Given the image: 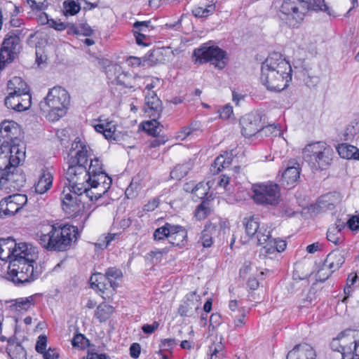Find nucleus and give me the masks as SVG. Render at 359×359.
<instances>
[{
    "instance_id": "nucleus-34",
    "label": "nucleus",
    "mask_w": 359,
    "mask_h": 359,
    "mask_svg": "<svg viewBox=\"0 0 359 359\" xmlns=\"http://www.w3.org/2000/svg\"><path fill=\"white\" fill-rule=\"evenodd\" d=\"M6 351L11 359H26V351L15 339H8Z\"/></svg>"
},
{
    "instance_id": "nucleus-37",
    "label": "nucleus",
    "mask_w": 359,
    "mask_h": 359,
    "mask_svg": "<svg viewBox=\"0 0 359 359\" xmlns=\"http://www.w3.org/2000/svg\"><path fill=\"white\" fill-rule=\"evenodd\" d=\"M90 281L92 288L97 290L102 293L111 288V286H109V282L107 281L106 276L103 273H98L94 274L91 276Z\"/></svg>"
},
{
    "instance_id": "nucleus-21",
    "label": "nucleus",
    "mask_w": 359,
    "mask_h": 359,
    "mask_svg": "<svg viewBox=\"0 0 359 359\" xmlns=\"http://www.w3.org/2000/svg\"><path fill=\"white\" fill-rule=\"evenodd\" d=\"M344 262L345 257L343 252L339 250H333L327 256L323 267L318 271L319 278L321 279L322 274L323 276L325 275L323 271L325 269H329L330 270V273L326 274L325 277L323 278V280H325L332 273L339 269Z\"/></svg>"
},
{
    "instance_id": "nucleus-39",
    "label": "nucleus",
    "mask_w": 359,
    "mask_h": 359,
    "mask_svg": "<svg viewBox=\"0 0 359 359\" xmlns=\"http://www.w3.org/2000/svg\"><path fill=\"white\" fill-rule=\"evenodd\" d=\"M228 156V154H226ZM232 159L230 157L220 155L216 158L214 163L211 165L210 170L215 175L220 172L222 169L228 168L231 163Z\"/></svg>"
},
{
    "instance_id": "nucleus-8",
    "label": "nucleus",
    "mask_w": 359,
    "mask_h": 359,
    "mask_svg": "<svg viewBox=\"0 0 359 359\" xmlns=\"http://www.w3.org/2000/svg\"><path fill=\"white\" fill-rule=\"evenodd\" d=\"M67 164L68 168L65 173V177L69 182L67 187L74 189L77 193L85 194V196L90 200V195L88 192L91 191V187L88 184L86 165L76 163Z\"/></svg>"
},
{
    "instance_id": "nucleus-20",
    "label": "nucleus",
    "mask_w": 359,
    "mask_h": 359,
    "mask_svg": "<svg viewBox=\"0 0 359 359\" xmlns=\"http://www.w3.org/2000/svg\"><path fill=\"white\" fill-rule=\"evenodd\" d=\"M262 116L259 114H248L240 120L241 133L245 137H251L258 135L262 127Z\"/></svg>"
},
{
    "instance_id": "nucleus-48",
    "label": "nucleus",
    "mask_w": 359,
    "mask_h": 359,
    "mask_svg": "<svg viewBox=\"0 0 359 359\" xmlns=\"http://www.w3.org/2000/svg\"><path fill=\"white\" fill-rule=\"evenodd\" d=\"M157 118L153 117L151 121H147L143 124L144 130L152 136H157L161 132L159 122L156 121Z\"/></svg>"
},
{
    "instance_id": "nucleus-1",
    "label": "nucleus",
    "mask_w": 359,
    "mask_h": 359,
    "mask_svg": "<svg viewBox=\"0 0 359 359\" xmlns=\"http://www.w3.org/2000/svg\"><path fill=\"white\" fill-rule=\"evenodd\" d=\"M292 72V67L283 55L273 52L262 64L260 79L269 90L280 92L289 86Z\"/></svg>"
},
{
    "instance_id": "nucleus-46",
    "label": "nucleus",
    "mask_w": 359,
    "mask_h": 359,
    "mask_svg": "<svg viewBox=\"0 0 359 359\" xmlns=\"http://www.w3.org/2000/svg\"><path fill=\"white\" fill-rule=\"evenodd\" d=\"M215 9L216 6L212 4L205 6V7H196L192 11V13L196 18H206L212 15L215 11Z\"/></svg>"
},
{
    "instance_id": "nucleus-32",
    "label": "nucleus",
    "mask_w": 359,
    "mask_h": 359,
    "mask_svg": "<svg viewBox=\"0 0 359 359\" xmlns=\"http://www.w3.org/2000/svg\"><path fill=\"white\" fill-rule=\"evenodd\" d=\"M8 95L29 94V89L27 84L18 76H14L7 83Z\"/></svg>"
},
{
    "instance_id": "nucleus-6",
    "label": "nucleus",
    "mask_w": 359,
    "mask_h": 359,
    "mask_svg": "<svg viewBox=\"0 0 359 359\" xmlns=\"http://www.w3.org/2000/svg\"><path fill=\"white\" fill-rule=\"evenodd\" d=\"M334 154L332 148L325 142L309 144L303 149L304 158L321 169L331 164Z\"/></svg>"
},
{
    "instance_id": "nucleus-3",
    "label": "nucleus",
    "mask_w": 359,
    "mask_h": 359,
    "mask_svg": "<svg viewBox=\"0 0 359 359\" xmlns=\"http://www.w3.org/2000/svg\"><path fill=\"white\" fill-rule=\"evenodd\" d=\"M25 249L22 253L10 261L8 267V279L18 285L33 282L40 274L34 266L39 257L36 248L30 244Z\"/></svg>"
},
{
    "instance_id": "nucleus-44",
    "label": "nucleus",
    "mask_w": 359,
    "mask_h": 359,
    "mask_svg": "<svg viewBox=\"0 0 359 359\" xmlns=\"http://www.w3.org/2000/svg\"><path fill=\"white\" fill-rule=\"evenodd\" d=\"M172 224L165 223L163 226L157 228L153 234L154 240L160 241L165 238H169V233H170Z\"/></svg>"
},
{
    "instance_id": "nucleus-47",
    "label": "nucleus",
    "mask_w": 359,
    "mask_h": 359,
    "mask_svg": "<svg viewBox=\"0 0 359 359\" xmlns=\"http://www.w3.org/2000/svg\"><path fill=\"white\" fill-rule=\"evenodd\" d=\"M256 237L259 245H264L271 238V229L266 225H262L256 234Z\"/></svg>"
},
{
    "instance_id": "nucleus-2",
    "label": "nucleus",
    "mask_w": 359,
    "mask_h": 359,
    "mask_svg": "<svg viewBox=\"0 0 359 359\" xmlns=\"http://www.w3.org/2000/svg\"><path fill=\"white\" fill-rule=\"evenodd\" d=\"M78 228L69 224L44 225L36 233L39 243L48 251L63 252L77 240Z\"/></svg>"
},
{
    "instance_id": "nucleus-4",
    "label": "nucleus",
    "mask_w": 359,
    "mask_h": 359,
    "mask_svg": "<svg viewBox=\"0 0 359 359\" xmlns=\"http://www.w3.org/2000/svg\"><path fill=\"white\" fill-rule=\"evenodd\" d=\"M70 105V95L61 86L49 90L43 100L39 103L41 112L50 121H55L64 116Z\"/></svg>"
},
{
    "instance_id": "nucleus-57",
    "label": "nucleus",
    "mask_w": 359,
    "mask_h": 359,
    "mask_svg": "<svg viewBox=\"0 0 359 359\" xmlns=\"http://www.w3.org/2000/svg\"><path fill=\"white\" fill-rule=\"evenodd\" d=\"M151 27V21H137L134 23L133 31H138V32L145 33L149 30Z\"/></svg>"
},
{
    "instance_id": "nucleus-52",
    "label": "nucleus",
    "mask_w": 359,
    "mask_h": 359,
    "mask_svg": "<svg viewBox=\"0 0 359 359\" xmlns=\"http://www.w3.org/2000/svg\"><path fill=\"white\" fill-rule=\"evenodd\" d=\"M358 278V275L356 273H351L348 276V278L346 279V286L344 287V293L348 296L351 294V292H352V290H351V286H353L354 285V283H355L356 280Z\"/></svg>"
},
{
    "instance_id": "nucleus-30",
    "label": "nucleus",
    "mask_w": 359,
    "mask_h": 359,
    "mask_svg": "<svg viewBox=\"0 0 359 359\" xmlns=\"http://www.w3.org/2000/svg\"><path fill=\"white\" fill-rule=\"evenodd\" d=\"M118 72H119V70ZM141 81L142 77L123 72H118V75L113 81L116 85L123 86L128 88H140Z\"/></svg>"
},
{
    "instance_id": "nucleus-15",
    "label": "nucleus",
    "mask_w": 359,
    "mask_h": 359,
    "mask_svg": "<svg viewBox=\"0 0 359 359\" xmlns=\"http://www.w3.org/2000/svg\"><path fill=\"white\" fill-rule=\"evenodd\" d=\"M83 194L77 193L74 189L65 187L61 194L62 210L69 217H76L83 205L79 196Z\"/></svg>"
},
{
    "instance_id": "nucleus-10",
    "label": "nucleus",
    "mask_w": 359,
    "mask_h": 359,
    "mask_svg": "<svg viewBox=\"0 0 359 359\" xmlns=\"http://www.w3.org/2000/svg\"><path fill=\"white\" fill-rule=\"evenodd\" d=\"M193 57L195 63L203 64L210 62L219 69L224 68L226 66L224 61L226 53L218 46H203L194 50Z\"/></svg>"
},
{
    "instance_id": "nucleus-13",
    "label": "nucleus",
    "mask_w": 359,
    "mask_h": 359,
    "mask_svg": "<svg viewBox=\"0 0 359 359\" xmlns=\"http://www.w3.org/2000/svg\"><path fill=\"white\" fill-rule=\"evenodd\" d=\"M306 11L305 4L299 0H285L280 8V11L287 16V23L292 27L304 20Z\"/></svg>"
},
{
    "instance_id": "nucleus-62",
    "label": "nucleus",
    "mask_w": 359,
    "mask_h": 359,
    "mask_svg": "<svg viewBox=\"0 0 359 359\" xmlns=\"http://www.w3.org/2000/svg\"><path fill=\"white\" fill-rule=\"evenodd\" d=\"M232 317L234 318V325L236 327H242L245 324L244 320L245 314L243 311L238 313L233 314Z\"/></svg>"
},
{
    "instance_id": "nucleus-60",
    "label": "nucleus",
    "mask_w": 359,
    "mask_h": 359,
    "mask_svg": "<svg viewBox=\"0 0 359 359\" xmlns=\"http://www.w3.org/2000/svg\"><path fill=\"white\" fill-rule=\"evenodd\" d=\"M41 354L43 359H58L60 356L58 351L54 348H49Z\"/></svg>"
},
{
    "instance_id": "nucleus-55",
    "label": "nucleus",
    "mask_w": 359,
    "mask_h": 359,
    "mask_svg": "<svg viewBox=\"0 0 359 359\" xmlns=\"http://www.w3.org/2000/svg\"><path fill=\"white\" fill-rule=\"evenodd\" d=\"M309 4L312 7L313 10L322 11L327 12L328 14H330L329 12V8L325 4L324 0H313V3L310 1Z\"/></svg>"
},
{
    "instance_id": "nucleus-5",
    "label": "nucleus",
    "mask_w": 359,
    "mask_h": 359,
    "mask_svg": "<svg viewBox=\"0 0 359 359\" xmlns=\"http://www.w3.org/2000/svg\"><path fill=\"white\" fill-rule=\"evenodd\" d=\"M87 172L88 184L91 187V191L88 192L90 195V201L97 200L110 189L112 180L104 170L101 161L97 157L90 160Z\"/></svg>"
},
{
    "instance_id": "nucleus-49",
    "label": "nucleus",
    "mask_w": 359,
    "mask_h": 359,
    "mask_svg": "<svg viewBox=\"0 0 359 359\" xmlns=\"http://www.w3.org/2000/svg\"><path fill=\"white\" fill-rule=\"evenodd\" d=\"M81 10L79 4H76L74 0L65 1L63 3V12L65 15H74Z\"/></svg>"
},
{
    "instance_id": "nucleus-59",
    "label": "nucleus",
    "mask_w": 359,
    "mask_h": 359,
    "mask_svg": "<svg viewBox=\"0 0 359 359\" xmlns=\"http://www.w3.org/2000/svg\"><path fill=\"white\" fill-rule=\"evenodd\" d=\"M159 203H160V200L158 197L153 198L143 206V208H142L143 211H144V212L154 211L156 208H157L158 207Z\"/></svg>"
},
{
    "instance_id": "nucleus-61",
    "label": "nucleus",
    "mask_w": 359,
    "mask_h": 359,
    "mask_svg": "<svg viewBox=\"0 0 359 359\" xmlns=\"http://www.w3.org/2000/svg\"><path fill=\"white\" fill-rule=\"evenodd\" d=\"M276 239L271 238L264 245L263 250L266 254H273L276 252Z\"/></svg>"
},
{
    "instance_id": "nucleus-45",
    "label": "nucleus",
    "mask_w": 359,
    "mask_h": 359,
    "mask_svg": "<svg viewBox=\"0 0 359 359\" xmlns=\"http://www.w3.org/2000/svg\"><path fill=\"white\" fill-rule=\"evenodd\" d=\"M280 134V128L277 126L270 124L268 126H264L262 122V127L259 128L257 137H269V136H277Z\"/></svg>"
},
{
    "instance_id": "nucleus-54",
    "label": "nucleus",
    "mask_w": 359,
    "mask_h": 359,
    "mask_svg": "<svg viewBox=\"0 0 359 359\" xmlns=\"http://www.w3.org/2000/svg\"><path fill=\"white\" fill-rule=\"evenodd\" d=\"M47 341L48 339L46 335H39L35 346V349L38 353H42L46 350Z\"/></svg>"
},
{
    "instance_id": "nucleus-50",
    "label": "nucleus",
    "mask_w": 359,
    "mask_h": 359,
    "mask_svg": "<svg viewBox=\"0 0 359 359\" xmlns=\"http://www.w3.org/2000/svg\"><path fill=\"white\" fill-rule=\"evenodd\" d=\"M210 212L209 204L206 201H203L196 208L195 211V217L198 220L204 219Z\"/></svg>"
},
{
    "instance_id": "nucleus-27",
    "label": "nucleus",
    "mask_w": 359,
    "mask_h": 359,
    "mask_svg": "<svg viewBox=\"0 0 359 359\" xmlns=\"http://www.w3.org/2000/svg\"><path fill=\"white\" fill-rule=\"evenodd\" d=\"M162 104L156 94L152 91L145 96L144 111L151 117L159 118L162 112Z\"/></svg>"
},
{
    "instance_id": "nucleus-28",
    "label": "nucleus",
    "mask_w": 359,
    "mask_h": 359,
    "mask_svg": "<svg viewBox=\"0 0 359 359\" xmlns=\"http://www.w3.org/2000/svg\"><path fill=\"white\" fill-rule=\"evenodd\" d=\"M168 241L173 246H184L187 241V231L180 225L172 224Z\"/></svg>"
},
{
    "instance_id": "nucleus-19",
    "label": "nucleus",
    "mask_w": 359,
    "mask_h": 359,
    "mask_svg": "<svg viewBox=\"0 0 359 359\" xmlns=\"http://www.w3.org/2000/svg\"><path fill=\"white\" fill-rule=\"evenodd\" d=\"M90 147L79 138L72 142L68 154L67 163H76L86 165L88 162Z\"/></svg>"
},
{
    "instance_id": "nucleus-33",
    "label": "nucleus",
    "mask_w": 359,
    "mask_h": 359,
    "mask_svg": "<svg viewBox=\"0 0 359 359\" xmlns=\"http://www.w3.org/2000/svg\"><path fill=\"white\" fill-rule=\"evenodd\" d=\"M53 175L48 170H42L39 176L37 182L35 184V191L43 194L48 191L53 184Z\"/></svg>"
},
{
    "instance_id": "nucleus-22",
    "label": "nucleus",
    "mask_w": 359,
    "mask_h": 359,
    "mask_svg": "<svg viewBox=\"0 0 359 359\" xmlns=\"http://www.w3.org/2000/svg\"><path fill=\"white\" fill-rule=\"evenodd\" d=\"M4 103L7 108L21 112L27 110L31 107L32 97L30 94H24V95L8 94Z\"/></svg>"
},
{
    "instance_id": "nucleus-58",
    "label": "nucleus",
    "mask_w": 359,
    "mask_h": 359,
    "mask_svg": "<svg viewBox=\"0 0 359 359\" xmlns=\"http://www.w3.org/2000/svg\"><path fill=\"white\" fill-rule=\"evenodd\" d=\"M345 223L352 231H359V215L351 216Z\"/></svg>"
},
{
    "instance_id": "nucleus-25",
    "label": "nucleus",
    "mask_w": 359,
    "mask_h": 359,
    "mask_svg": "<svg viewBox=\"0 0 359 359\" xmlns=\"http://www.w3.org/2000/svg\"><path fill=\"white\" fill-rule=\"evenodd\" d=\"M316 352L311 346L301 344L288 352L286 359H316Z\"/></svg>"
},
{
    "instance_id": "nucleus-56",
    "label": "nucleus",
    "mask_w": 359,
    "mask_h": 359,
    "mask_svg": "<svg viewBox=\"0 0 359 359\" xmlns=\"http://www.w3.org/2000/svg\"><path fill=\"white\" fill-rule=\"evenodd\" d=\"M133 224L135 226V230H139L141 227L140 224H139L137 219L133 220L130 218H124L121 219L119 223L120 227L123 229H126Z\"/></svg>"
},
{
    "instance_id": "nucleus-63",
    "label": "nucleus",
    "mask_w": 359,
    "mask_h": 359,
    "mask_svg": "<svg viewBox=\"0 0 359 359\" xmlns=\"http://www.w3.org/2000/svg\"><path fill=\"white\" fill-rule=\"evenodd\" d=\"M177 344V341L172 338H168L161 340V347L164 350H170L172 349Z\"/></svg>"
},
{
    "instance_id": "nucleus-7",
    "label": "nucleus",
    "mask_w": 359,
    "mask_h": 359,
    "mask_svg": "<svg viewBox=\"0 0 359 359\" xmlns=\"http://www.w3.org/2000/svg\"><path fill=\"white\" fill-rule=\"evenodd\" d=\"M252 198L255 203L263 206H275L280 201V188L272 182L254 184Z\"/></svg>"
},
{
    "instance_id": "nucleus-40",
    "label": "nucleus",
    "mask_w": 359,
    "mask_h": 359,
    "mask_svg": "<svg viewBox=\"0 0 359 359\" xmlns=\"http://www.w3.org/2000/svg\"><path fill=\"white\" fill-rule=\"evenodd\" d=\"M192 166L193 165L191 162L179 164L170 172V177L172 179L180 180L187 175L192 168Z\"/></svg>"
},
{
    "instance_id": "nucleus-24",
    "label": "nucleus",
    "mask_w": 359,
    "mask_h": 359,
    "mask_svg": "<svg viewBox=\"0 0 359 359\" xmlns=\"http://www.w3.org/2000/svg\"><path fill=\"white\" fill-rule=\"evenodd\" d=\"M34 296L20 297L11 299L6 302L8 304L9 309L13 313H23L34 308L35 305Z\"/></svg>"
},
{
    "instance_id": "nucleus-12",
    "label": "nucleus",
    "mask_w": 359,
    "mask_h": 359,
    "mask_svg": "<svg viewBox=\"0 0 359 359\" xmlns=\"http://www.w3.org/2000/svg\"><path fill=\"white\" fill-rule=\"evenodd\" d=\"M21 50L18 31L9 32L5 36L0 48V68L12 62Z\"/></svg>"
},
{
    "instance_id": "nucleus-11",
    "label": "nucleus",
    "mask_w": 359,
    "mask_h": 359,
    "mask_svg": "<svg viewBox=\"0 0 359 359\" xmlns=\"http://www.w3.org/2000/svg\"><path fill=\"white\" fill-rule=\"evenodd\" d=\"M330 346L333 351L341 353L342 359H351L353 353L359 346V340L353 331L345 330L333 339Z\"/></svg>"
},
{
    "instance_id": "nucleus-31",
    "label": "nucleus",
    "mask_w": 359,
    "mask_h": 359,
    "mask_svg": "<svg viewBox=\"0 0 359 359\" xmlns=\"http://www.w3.org/2000/svg\"><path fill=\"white\" fill-rule=\"evenodd\" d=\"M300 176V165L295 161H290L287 167L282 175L283 182L287 185H293Z\"/></svg>"
},
{
    "instance_id": "nucleus-23",
    "label": "nucleus",
    "mask_w": 359,
    "mask_h": 359,
    "mask_svg": "<svg viewBox=\"0 0 359 359\" xmlns=\"http://www.w3.org/2000/svg\"><path fill=\"white\" fill-rule=\"evenodd\" d=\"M4 175H0V188L7 189L13 187L14 189L22 187L25 182V177L22 173H19L18 169L8 170Z\"/></svg>"
},
{
    "instance_id": "nucleus-17",
    "label": "nucleus",
    "mask_w": 359,
    "mask_h": 359,
    "mask_svg": "<svg viewBox=\"0 0 359 359\" xmlns=\"http://www.w3.org/2000/svg\"><path fill=\"white\" fill-rule=\"evenodd\" d=\"M30 244L27 243H16L12 238H0V259L10 263L11 260L24 252Z\"/></svg>"
},
{
    "instance_id": "nucleus-41",
    "label": "nucleus",
    "mask_w": 359,
    "mask_h": 359,
    "mask_svg": "<svg viewBox=\"0 0 359 359\" xmlns=\"http://www.w3.org/2000/svg\"><path fill=\"white\" fill-rule=\"evenodd\" d=\"M212 231H215V227L209 225L205 226L201 232L199 243H201L204 248H210L212 245Z\"/></svg>"
},
{
    "instance_id": "nucleus-36",
    "label": "nucleus",
    "mask_w": 359,
    "mask_h": 359,
    "mask_svg": "<svg viewBox=\"0 0 359 359\" xmlns=\"http://www.w3.org/2000/svg\"><path fill=\"white\" fill-rule=\"evenodd\" d=\"M337 151L343 158L359 160V149L356 147L341 144L337 147Z\"/></svg>"
},
{
    "instance_id": "nucleus-43",
    "label": "nucleus",
    "mask_w": 359,
    "mask_h": 359,
    "mask_svg": "<svg viewBox=\"0 0 359 359\" xmlns=\"http://www.w3.org/2000/svg\"><path fill=\"white\" fill-rule=\"evenodd\" d=\"M243 224L245 232L250 237L255 236L261 227L257 220L253 217L245 219Z\"/></svg>"
},
{
    "instance_id": "nucleus-26",
    "label": "nucleus",
    "mask_w": 359,
    "mask_h": 359,
    "mask_svg": "<svg viewBox=\"0 0 359 359\" xmlns=\"http://www.w3.org/2000/svg\"><path fill=\"white\" fill-rule=\"evenodd\" d=\"M346 223L341 219H337L334 224L330 225L327 231V239L336 245H341L344 241V236L342 232Z\"/></svg>"
},
{
    "instance_id": "nucleus-18",
    "label": "nucleus",
    "mask_w": 359,
    "mask_h": 359,
    "mask_svg": "<svg viewBox=\"0 0 359 359\" xmlns=\"http://www.w3.org/2000/svg\"><path fill=\"white\" fill-rule=\"evenodd\" d=\"M201 297L196 292L188 293L178 308V313L182 317L195 318L201 309Z\"/></svg>"
},
{
    "instance_id": "nucleus-64",
    "label": "nucleus",
    "mask_w": 359,
    "mask_h": 359,
    "mask_svg": "<svg viewBox=\"0 0 359 359\" xmlns=\"http://www.w3.org/2000/svg\"><path fill=\"white\" fill-rule=\"evenodd\" d=\"M82 359H110L109 356L105 353H97L93 351H88L87 355Z\"/></svg>"
},
{
    "instance_id": "nucleus-42",
    "label": "nucleus",
    "mask_w": 359,
    "mask_h": 359,
    "mask_svg": "<svg viewBox=\"0 0 359 359\" xmlns=\"http://www.w3.org/2000/svg\"><path fill=\"white\" fill-rule=\"evenodd\" d=\"M114 311V308L105 303L100 304L95 311V316L100 321H104L109 318Z\"/></svg>"
},
{
    "instance_id": "nucleus-16",
    "label": "nucleus",
    "mask_w": 359,
    "mask_h": 359,
    "mask_svg": "<svg viewBox=\"0 0 359 359\" xmlns=\"http://www.w3.org/2000/svg\"><path fill=\"white\" fill-rule=\"evenodd\" d=\"M27 203L25 194H15L0 201V217H8L18 212Z\"/></svg>"
},
{
    "instance_id": "nucleus-14",
    "label": "nucleus",
    "mask_w": 359,
    "mask_h": 359,
    "mask_svg": "<svg viewBox=\"0 0 359 359\" xmlns=\"http://www.w3.org/2000/svg\"><path fill=\"white\" fill-rule=\"evenodd\" d=\"M22 130L20 126L13 121L5 120L0 124V143L20 147Z\"/></svg>"
},
{
    "instance_id": "nucleus-35",
    "label": "nucleus",
    "mask_w": 359,
    "mask_h": 359,
    "mask_svg": "<svg viewBox=\"0 0 359 359\" xmlns=\"http://www.w3.org/2000/svg\"><path fill=\"white\" fill-rule=\"evenodd\" d=\"M342 196L338 192H332L321 196L318 200V205L321 208L332 209L335 205L342 201Z\"/></svg>"
},
{
    "instance_id": "nucleus-51",
    "label": "nucleus",
    "mask_w": 359,
    "mask_h": 359,
    "mask_svg": "<svg viewBox=\"0 0 359 359\" xmlns=\"http://www.w3.org/2000/svg\"><path fill=\"white\" fill-rule=\"evenodd\" d=\"M142 80H144L143 83L145 85V88L148 90L149 93H151V90L160 83L159 79L156 77L147 76L142 78Z\"/></svg>"
},
{
    "instance_id": "nucleus-53",
    "label": "nucleus",
    "mask_w": 359,
    "mask_h": 359,
    "mask_svg": "<svg viewBox=\"0 0 359 359\" xmlns=\"http://www.w3.org/2000/svg\"><path fill=\"white\" fill-rule=\"evenodd\" d=\"M192 194L197 198L203 199L208 194V189L203 184L199 183L193 189Z\"/></svg>"
},
{
    "instance_id": "nucleus-29",
    "label": "nucleus",
    "mask_w": 359,
    "mask_h": 359,
    "mask_svg": "<svg viewBox=\"0 0 359 359\" xmlns=\"http://www.w3.org/2000/svg\"><path fill=\"white\" fill-rule=\"evenodd\" d=\"M94 128L97 132L103 134L108 140H116L118 138L116 124L113 121L100 119L99 123L94 126Z\"/></svg>"
},
{
    "instance_id": "nucleus-38",
    "label": "nucleus",
    "mask_w": 359,
    "mask_h": 359,
    "mask_svg": "<svg viewBox=\"0 0 359 359\" xmlns=\"http://www.w3.org/2000/svg\"><path fill=\"white\" fill-rule=\"evenodd\" d=\"M104 276H106L107 281L109 282V286H111L113 290H115L118 286L116 280H121L123 278V273L119 269L109 267L106 270Z\"/></svg>"
},
{
    "instance_id": "nucleus-9",
    "label": "nucleus",
    "mask_w": 359,
    "mask_h": 359,
    "mask_svg": "<svg viewBox=\"0 0 359 359\" xmlns=\"http://www.w3.org/2000/svg\"><path fill=\"white\" fill-rule=\"evenodd\" d=\"M25 152L20 147L9 144L0 146V175L8 170H15L25 159Z\"/></svg>"
}]
</instances>
